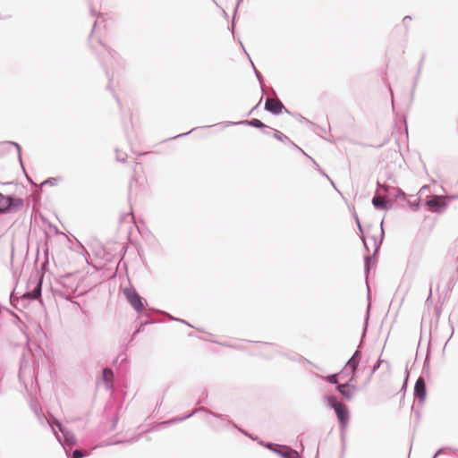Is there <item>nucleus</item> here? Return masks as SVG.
<instances>
[{
	"label": "nucleus",
	"instance_id": "obj_1",
	"mask_svg": "<svg viewBox=\"0 0 458 458\" xmlns=\"http://www.w3.org/2000/svg\"><path fill=\"white\" fill-rule=\"evenodd\" d=\"M327 403L330 407H332L336 414V417L340 422V425L343 428H345L348 425L350 415L348 408L345 404L339 402L335 396H327L326 398Z\"/></svg>",
	"mask_w": 458,
	"mask_h": 458
},
{
	"label": "nucleus",
	"instance_id": "obj_2",
	"mask_svg": "<svg viewBox=\"0 0 458 458\" xmlns=\"http://www.w3.org/2000/svg\"><path fill=\"white\" fill-rule=\"evenodd\" d=\"M21 190H22V188L15 185L14 192L6 194L8 195V205L10 206L11 212H17L24 207V200L19 193V191Z\"/></svg>",
	"mask_w": 458,
	"mask_h": 458
},
{
	"label": "nucleus",
	"instance_id": "obj_3",
	"mask_svg": "<svg viewBox=\"0 0 458 458\" xmlns=\"http://www.w3.org/2000/svg\"><path fill=\"white\" fill-rule=\"evenodd\" d=\"M123 293L127 301L130 302V304L135 310L140 312L144 310L145 307L142 301V298L137 293V292L134 289L125 288L123 290Z\"/></svg>",
	"mask_w": 458,
	"mask_h": 458
},
{
	"label": "nucleus",
	"instance_id": "obj_4",
	"mask_svg": "<svg viewBox=\"0 0 458 458\" xmlns=\"http://www.w3.org/2000/svg\"><path fill=\"white\" fill-rule=\"evenodd\" d=\"M30 284L33 286V289L30 292H27L23 294L24 298L28 299H38L41 294V280L33 277L30 279Z\"/></svg>",
	"mask_w": 458,
	"mask_h": 458
},
{
	"label": "nucleus",
	"instance_id": "obj_5",
	"mask_svg": "<svg viewBox=\"0 0 458 458\" xmlns=\"http://www.w3.org/2000/svg\"><path fill=\"white\" fill-rule=\"evenodd\" d=\"M352 381H349L345 384H340L337 386L338 392L342 394L344 398L346 400H351L356 392V386L351 384Z\"/></svg>",
	"mask_w": 458,
	"mask_h": 458
},
{
	"label": "nucleus",
	"instance_id": "obj_6",
	"mask_svg": "<svg viewBox=\"0 0 458 458\" xmlns=\"http://www.w3.org/2000/svg\"><path fill=\"white\" fill-rule=\"evenodd\" d=\"M265 108L273 114H280L284 108V105L276 98H267Z\"/></svg>",
	"mask_w": 458,
	"mask_h": 458
},
{
	"label": "nucleus",
	"instance_id": "obj_7",
	"mask_svg": "<svg viewBox=\"0 0 458 458\" xmlns=\"http://www.w3.org/2000/svg\"><path fill=\"white\" fill-rule=\"evenodd\" d=\"M414 393L416 397L423 401L426 397V385L422 377H419L415 383Z\"/></svg>",
	"mask_w": 458,
	"mask_h": 458
},
{
	"label": "nucleus",
	"instance_id": "obj_8",
	"mask_svg": "<svg viewBox=\"0 0 458 458\" xmlns=\"http://www.w3.org/2000/svg\"><path fill=\"white\" fill-rule=\"evenodd\" d=\"M360 355L358 352H356L346 363L345 369H350L352 372L350 381H352L354 378L355 370L360 363Z\"/></svg>",
	"mask_w": 458,
	"mask_h": 458
},
{
	"label": "nucleus",
	"instance_id": "obj_9",
	"mask_svg": "<svg viewBox=\"0 0 458 458\" xmlns=\"http://www.w3.org/2000/svg\"><path fill=\"white\" fill-rule=\"evenodd\" d=\"M427 206L434 211L438 210V208H443L445 206L444 201L438 196H434L432 199L427 201Z\"/></svg>",
	"mask_w": 458,
	"mask_h": 458
},
{
	"label": "nucleus",
	"instance_id": "obj_10",
	"mask_svg": "<svg viewBox=\"0 0 458 458\" xmlns=\"http://www.w3.org/2000/svg\"><path fill=\"white\" fill-rule=\"evenodd\" d=\"M102 378L107 388L113 387L114 373L110 369L106 368L103 370Z\"/></svg>",
	"mask_w": 458,
	"mask_h": 458
},
{
	"label": "nucleus",
	"instance_id": "obj_11",
	"mask_svg": "<svg viewBox=\"0 0 458 458\" xmlns=\"http://www.w3.org/2000/svg\"><path fill=\"white\" fill-rule=\"evenodd\" d=\"M10 206L8 205V195H0V213H8Z\"/></svg>",
	"mask_w": 458,
	"mask_h": 458
},
{
	"label": "nucleus",
	"instance_id": "obj_12",
	"mask_svg": "<svg viewBox=\"0 0 458 458\" xmlns=\"http://www.w3.org/2000/svg\"><path fill=\"white\" fill-rule=\"evenodd\" d=\"M373 205L379 208H386V200L382 197H375L372 200Z\"/></svg>",
	"mask_w": 458,
	"mask_h": 458
},
{
	"label": "nucleus",
	"instance_id": "obj_13",
	"mask_svg": "<svg viewBox=\"0 0 458 458\" xmlns=\"http://www.w3.org/2000/svg\"><path fill=\"white\" fill-rule=\"evenodd\" d=\"M283 455L285 457V458H298L299 457V454L296 451H293L288 447H285L284 449V453H283Z\"/></svg>",
	"mask_w": 458,
	"mask_h": 458
},
{
	"label": "nucleus",
	"instance_id": "obj_14",
	"mask_svg": "<svg viewBox=\"0 0 458 458\" xmlns=\"http://www.w3.org/2000/svg\"><path fill=\"white\" fill-rule=\"evenodd\" d=\"M249 124L251 126H254L256 128H263L265 127V124L259 119H252L249 122Z\"/></svg>",
	"mask_w": 458,
	"mask_h": 458
},
{
	"label": "nucleus",
	"instance_id": "obj_15",
	"mask_svg": "<svg viewBox=\"0 0 458 458\" xmlns=\"http://www.w3.org/2000/svg\"><path fill=\"white\" fill-rule=\"evenodd\" d=\"M327 380L332 384H338V379L336 374L330 375L327 377Z\"/></svg>",
	"mask_w": 458,
	"mask_h": 458
},
{
	"label": "nucleus",
	"instance_id": "obj_16",
	"mask_svg": "<svg viewBox=\"0 0 458 458\" xmlns=\"http://www.w3.org/2000/svg\"><path fill=\"white\" fill-rule=\"evenodd\" d=\"M82 457H83V454L80 450H75L72 454V458H82Z\"/></svg>",
	"mask_w": 458,
	"mask_h": 458
},
{
	"label": "nucleus",
	"instance_id": "obj_17",
	"mask_svg": "<svg viewBox=\"0 0 458 458\" xmlns=\"http://www.w3.org/2000/svg\"><path fill=\"white\" fill-rule=\"evenodd\" d=\"M0 195H4V193L0 192Z\"/></svg>",
	"mask_w": 458,
	"mask_h": 458
}]
</instances>
